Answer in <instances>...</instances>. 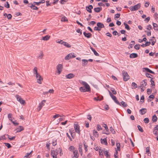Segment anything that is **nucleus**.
I'll list each match as a JSON object with an SVG mask.
<instances>
[{"label":"nucleus","mask_w":158,"mask_h":158,"mask_svg":"<svg viewBox=\"0 0 158 158\" xmlns=\"http://www.w3.org/2000/svg\"><path fill=\"white\" fill-rule=\"evenodd\" d=\"M4 144H5V146H6L8 148H9L11 147L10 144L9 143H5Z\"/></svg>","instance_id":"nucleus-55"},{"label":"nucleus","mask_w":158,"mask_h":158,"mask_svg":"<svg viewBox=\"0 0 158 158\" xmlns=\"http://www.w3.org/2000/svg\"><path fill=\"white\" fill-rule=\"evenodd\" d=\"M76 56L74 55V53H72L66 56L65 57V60H69L70 59L72 58H74Z\"/></svg>","instance_id":"nucleus-8"},{"label":"nucleus","mask_w":158,"mask_h":158,"mask_svg":"<svg viewBox=\"0 0 158 158\" xmlns=\"http://www.w3.org/2000/svg\"><path fill=\"white\" fill-rule=\"evenodd\" d=\"M74 127L76 132L80 135V127L77 123H76L74 124Z\"/></svg>","instance_id":"nucleus-4"},{"label":"nucleus","mask_w":158,"mask_h":158,"mask_svg":"<svg viewBox=\"0 0 158 158\" xmlns=\"http://www.w3.org/2000/svg\"><path fill=\"white\" fill-rule=\"evenodd\" d=\"M61 21L65 22L66 21H67L68 20L66 17L64 16H62V18L61 19Z\"/></svg>","instance_id":"nucleus-40"},{"label":"nucleus","mask_w":158,"mask_h":158,"mask_svg":"<svg viewBox=\"0 0 158 158\" xmlns=\"http://www.w3.org/2000/svg\"><path fill=\"white\" fill-rule=\"evenodd\" d=\"M83 62L82 65L83 66H85L88 64V60L86 59H83L82 60Z\"/></svg>","instance_id":"nucleus-28"},{"label":"nucleus","mask_w":158,"mask_h":158,"mask_svg":"<svg viewBox=\"0 0 158 158\" xmlns=\"http://www.w3.org/2000/svg\"><path fill=\"white\" fill-rule=\"evenodd\" d=\"M143 70L144 71H146V72H149L150 73L154 74L155 73L153 71H152L151 70H150L149 69L147 68H143Z\"/></svg>","instance_id":"nucleus-25"},{"label":"nucleus","mask_w":158,"mask_h":158,"mask_svg":"<svg viewBox=\"0 0 158 158\" xmlns=\"http://www.w3.org/2000/svg\"><path fill=\"white\" fill-rule=\"evenodd\" d=\"M75 77V75L72 73L69 74L65 76V77L67 79H71Z\"/></svg>","instance_id":"nucleus-13"},{"label":"nucleus","mask_w":158,"mask_h":158,"mask_svg":"<svg viewBox=\"0 0 158 158\" xmlns=\"http://www.w3.org/2000/svg\"><path fill=\"white\" fill-rule=\"evenodd\" d=\"M33 4V3H30L28 6L33 10H37L38 8L37 6H35V5Z\"/></svg>","instance_id":"nucleus-12"},{"label":"nucleus","mask_w":158,"mask_h":158,"mask_svg":"<svg viewBox=\"0 0 158 158\" xmlns=\"http://www.w3.org/2000/svg\"><path fill=\"white\" fill-rule=\"evenodd\" d=\"M87 118L90 121H91L92 119V117L90 115L88 114L87 116Z\"/></svg>","instance_id":"nucleus-63"},{"label":"nucleus","mask_w":158,"mask_h":158,"mask_svg":"<svg viewBox=\"0 0 158 158\" xmlns=\"http://www.w3.org/2000/svg\"><path fill=\"white\" fill-rule=\"evenodd\" d=\"M83 34L85 37L88 38H90L92 36V34L90 33H87L85 32H84L83 33Z\"/></svg>","instance_id":"nucleus-22"},{"label":"nucleus","mask_w":158,"mask_h":158,"mask_svg":"<svg viewBox=\"0 0 158 158\" xmlns=\"http://www.w3.org/2000/svg\"><path fill=\"white\" fill-rule=\"evenodd\" d=\"M37 79V82L40 84H41L42 81L43 80V78L39 74L38 76H35Z\"/></svg>","instance_id":"nucleus-10"},{"label":"nucleus","mask_w":158,"mask_h":158,"mask_svg":"<svg viewBox=\"0 0 158 158\" xmlns=\"http://www.w3.org/2000/svg\"><path fill=\"white\" fill-rule=\"evenodd\" d=\"M157 120V118L156 116L155 115H154L152 118V120L153 122H156Z\"/></svg>","instance_id":"nucleus-35"},{"label":"nucleus","mask_w":158,"mask_h":158,"mask_svg":"<svg viewBox=\"0 0 158 158\" xmlns=\"http://www.w3.org/2000/svg\"><path fill=\"white\" fill-rule=\"evenodd\" d=\"M103 151L104 150H103L102 149H99V152L100 156L102 155L103 154Z\"/></svg>","instance_id":"nucleus-45"},{"label":"nucleus","mask_w":158,"mask_h":158,"mask_svg":"<svg viewBox=\"0 0 158 158\" xmlns=\"http://www.w3.org/2000/svg\"><path fill=\"white\" fill-rule=\"evenodd\" d=\"M94 30L95 31H101L100 29L98 28V27L97 26V27H95L94 28Z\"/></svg>","instance_id":"nucleus-57"},{"label":"nucleus","mask_w":158,"mask_h":158,"mask_svg":"<svg viewBox=\"0 0 158 158\" xmlns=\"http://www.w3.org/2000/svg\"><path fill=\"white\" fill-rule=\"evenodd\" d=\"M144 96L142 95L141 97V98H140L141 102H144Z\"/></svg>","instance_id":"nucleus-58"},{"label":"nucleus","mask_w":158,"mask_h":158,"mask_svg":"<svg viewBox=\"0 0 158 158\" xmlns=\"http://www.w3.org/2000/svg\"><path fill=\"white\" fill-rule=\"evenodd\" d=\"M93 8V6L92 5H89L88 6H87L86 7V10L89 13L92 12L91 9Z\"/></svg>","instance_id":"nucleus-16"},{"label":"nucleus","mask_w":158,"mask_h":158,"mask_svg":"<svg viewBox=\"0 0 158 158\" xmlns=\"http://www.w3.org/2000/svg\"><path fill=\"white\" fill-rule=\"evenodd\" d=\"M32 151H31V152H30V153H27L26 154V155L24 156V157L25 158V157H27V158H28V156H29V155L32 152Z\"/></svg>","instance_id":"nucleus-51"},{"label":"nucleus","mask_w":158,"mask_h":158,"mask_svg":"<svg viewBox=\"0 0 158 158\" xmlns=\"http://www.w3.org/2000/svg\"><path fill=\"white\" fill-rule=\"evenodd\" d=\"M79 82L85 86V87H80V90L81 92H85L90 91V86L86 82L82 81H80Z\"/></svg>","instance_id":"nucleus-1"},{"label":"nucleus","mask_w":158,"mask_h":158,"mask_svg":"<svg viewBox=\"0 0 158 158\" xmlns=\"http://www.w3.org/2000/svg\"><path fill=\"white\" fill-rule=\"evenodd\" d=\"M132 89H135L137 87V85L135 82H133L131 85Z\"/></svg>","instance_id":"nucleus-36"},{"label":"nucleus","mask_w":158,"mask_h":158,"mask_svg":"<svg viewBox=\"0 0 158 158\" xmlns=\"http://www.w3.org/2000/svg\"><path fill=\"white\" fill-rule=\"evenodd\" d=\"M137 127L138 128V129H139V130L141 132H143V129L141 127L138 125V126H137Z\"/></svg>","instance_id":"nucleus-49"},{"label":"nucleus","mask_w":158,"mask_h":158,"mask_svg":"<svg viewBox=\"0 0 158 158\" xmlns=\"http://www.w3.org/2000/svg\"><path fill=\"white\" fill-rule=\"evenodd\" d=\"M122 73L123 76V79L124 81H126L129 79L130 77L128 74L127 72L123 71H122Z\"/></svg>","instance_id":"nucleus-2"},{"label":"nucleus","mask_w":158,"mask_h":158,"mask_svg":"<svg viewBox=\"0 0 158 158\" xmlns=\"http://www.w3.org/2000/svg\"><path fill=\"white\" fill-rule=\"evenodd\" d=\"M45 2V1L44 0H41V1H40L39 2H33V4H35V5L37 6H39L40 3H44Z\"/></svg>","instance_id":"nucleus-23"},{"label":"nucleus","mask_w":158,"mask_h":158,"mask_svg":"<svg viewBox=\"0 0 158 158\" xmlns=\"http://www.w3.org/2000/svg\"><path fill=\"white\" fill-rule=\"evenodd\" d=\"M120 149H117V150H115V152L114 154V158H118V151H120Z\"/></svg>","instance_id":"nucleus-33"},{"label":"nucleus","mask_w":158,"mask_h":158,"mask_svg":"<svg viewBox=\"0 0 158 158\" xmlns=\"http://www.w3.org/2000/svg\"><path fill=\"white\" fill-rule=\"evenodd\" d=\"M140 45L139 44H136L134 48L137 49L138 50L140 48Z\"/></svg>","instance_id":"nucleus-50"},{"label":"nucleus","mask_w":158,"mask_h":158,"mask_svg":"<svg viewBox=\"0 0 158 158\" xmlns=\"http://www.w3.org/2000/svg\"><path fill=\"white\" fill-rule=\"evenodd\" d=\"M73 153L74 154V156L78 157L79 154L78 153V150H73Z\"/></svg>","instance_id":"nucleus-34"},{"label":"nucleus","mask_w":158,"mask_h":158,"mask_svg":"<svg viewBox=\"0 0 158 158\" xmlns=\"http://www.w3.org/2000/svg\"><path fill=\"white\" fill-rule=\"evenodd\" d=\"M5 6L6 8H9L10 7L9 4L8 2H6V4H5Z\"/></svg>","instance_id":"nucleus-62"},{"label":"nucleus","mask_w":158,"mask_h":158,"mask_svg":"<svg viewBox=\"0 0 158 158\" xmlns=\"http://www.w3.org/2000/svg\"><path fill=\"white\" fill-rule=\"evenodd\" d=\"M151 40L152 41V45H154L155 43L156 42V40H153V39H151Z\"/></svg>","instance_id":"nucleus-64"},{"label":"nucleus","mask_w":158,"mask_h":158,"mask_svg":"<svg viewBox=\"0 0 158 158\" xmlns=\"http://www.w3.org/2000/svg\"><path fill=\"white\" fill-rule=\"evenodd\" d=\"M147 85V83L145 81V80H143L140 83V85L139 86V87H145Z\"/></svg>","instance_id":"nucleus-20"},{"label":"nucleus","mask_w":158,"mask_h":158,"mask_svg":"<svg viewBox=\"0 0 158 158\" xmlns=\"http://www.w3.org/2000/svg\"><path fill=\"white\" fill-rule=\"evenodd\" d=\"M93 135L94 136H95L96 137H98V132L97 131H96L95 130H93Z\"/></svg>","instance_id":"nucleus-39"},{"label":"nucleus","mask_w":158,"mask_h":158,"mask_svg":"<svg viewBox=\"0 0 158 158\" xmlns=\"http://www.w3.org/2000/svg\"><path fill=\"white\" fill-rule=\"evenodd\" d=\"M101 142L102 144H103L105 145H106L107 144V140L106 138H104L103 139H101Z\"/></svg>","instance_id":"nucleus-31"},{"label":"nucleus","mask_w":158,"mask_h":158,"mask_svg":"<svg viewBox=\"0 0 158 158\" xmlns=\"http://www.w3.org/2000/svg\"><path fill=\"white\" fill-rule=\"evenodd\" d=\"M23 127L22 126H20L19 127L17 128L16 129V132H20L23 130Z\"/></svg>","instance_id":"nucleus-29"},{"label":"nucleus","mask_w":158,"mask_h":158,"mask_svg":"<svg viewBox=\"0 0 158 158\" xmlns=\"http://www.w3.org/2000/svg\"><path fill=\"white\" fill-rule=\"evenodd\" d=\"M33 73L34 75H35L36 76H38L39 73H38L37 68L36 67H35L33 69Z\"/></svg>","instance_id":"nucleus-24"},{"label":"nucleus","mask_w":158,"mask_h":158,"mask_svg":"<svg viewBox=\"0 0 158 158\" xmlns=\"http://www.w3.org/2000/svg\"><path fill=\"white\" fill-rule=\"evenodd\" d=\"M138 55L135 53H132L130 55V57L131 58H133L137 57Z\"/></svg>","instance_id":"nucleus-26"},{"label":"nucleus","mask_w":158,"mask_h":158,"mask_svg":"<svg viewBox=\"0 0 158 158\" xmlns=\"http://www.w3.org/2000/svg\"><path fill=\"white\" fill-rule=\"evenodd\" d=\"M97 130L98 131H99L102 129L101 127L99 124H98L97 127Z\"/></svg>","instance_id":"nucleus-43"},{"label":"nucleus","mask_w":158,"mask_h":158,"mask_svg":"<svg viewBox=\"0 0 158 158\" xmlns=\"http://www.w3.org/2000/svg\"><path fill=\"white\" fill-rule=\"evenodd\" d=\"M6 135H3L2 136H0V140H2V139H6L5 136H6Z\"/></svg>","instance_id":"nucleus-52"},{"label":"nucleus","mask_w":158,"mask_h":158,"mask_svg":"<svg viewBox=\"0 0 158 158\" xmlns=\"http://www.w3.org/2000/svg\"><path fill=\"white\" fill-rule=\"evenodd\" d=\"M140 4L138 3L133 6L130 7L129 9L131 11L136 10L140 8Z\"/></svg>","instance_id":"nucleus-3"},{"label":"nucleus","mask_w":158,"mask_h":158,"mask_svg":"<svg viewBox=\"0 0 158 158\" xmlns=\"http://www.w3.org/2000/svg\"><path fill=\"white\" fill-rule=\"evenodd\" d=\"M110 130L111 133L113 134H114L115 133V131H114V129L112 127H110Z\"/></svg>","instance_id":"nucleus-42"},{"label":"nucleus","mask_w":158,"mask_h":158,"mask_svg":"<svg viewBox=\"0 0 158 158\" xmlns=\"http://www.w3.org/2000/svg\"><path fill=\"white\" fill-rule=\"evenodd\" d=\"M146 153H148V156H151V154L150 152V150L149 149H146Z\"/></svg>","instance_id":"nucleus-53"},{"label":"nucleus","mask_w":158,"mask_h":158,"mask_svg":"<svg viewBox=\"0 0 158 158\" xmlns=\"http://www.w3.org/2000/svg\"><path fill=\"white\" fill-rule=\"evenodd\" d=\"M111 98L117 104L121 106L120 103L118 101L116 97L114 95L111 97Z\"/></svg>","instance_id":"nucleus-17"},{"label":"nucleus","mask_w":158,"mask_h":158,"mask_svg":"<svg viewBox=\"0 0 158 158\" xmlns=\"http://www.w3.org/2000/svg\"><path fill=\"white\" fill-rule=\"evenodd\" d=\"M103 153L107 157H109V155L108 154V152L107 151H103Z\"/></svg>","instance_id":"nucleus-38"},{"label":"nucleus","mask_w":158,"mask_h":158,"mask_svg":"<svg viewBox=\"0 0 158 158\" xmlns=\"http://www.w3.org/2000/svg\"><path fill=\"white\" fill-rule=\"evenodd\" d=\"M146 76L147 77H148L152 78V75L151 74H150L147 73L146 74Z\"/></svg>","instance_id":"nucleus-54"},{"label":"nucleus","mask_w":158,"mask_h":158,"mask_svg":"<svg viewBox=\"0 0 158 158\" xmlns=\"http://www.w3.org/2000/svg\"><path fill=\"white\" fill-rule=\"evenodd\" d=\"M151 85L154 86H155V83L154 81L152 80V79L151 80Z\"/></svg>","instance_id":"nucleus-60"},{"label":"nucleus","mask_w":158,"mask_h":158,"mask_svg":"<svg viewBox=\"0 0 158 158\" xmlns=\"http://www.w3.org/2000/svg\"><path fill=\"white\" fill-rule=\"evenodd\" d=\"M116 145L118 148H120V145L118 141H117L116 143Z\"/></svg>","instance_id":"nucleus-48"},{"label":"nucleus","mask_w":158,"mask_h":158,"mask_svg":"<svg viewBox=\"0 0 158 158\" xmlns=\"http://www.w3.org/2000/svg\"><path fill=\"white\" fill-rule=\"evenodd\" d=\"M147 110L146 108H143L140 110L139 112L140 114L142 115H143L147 112Z\"/></svg>","instance_id":"nucleus-18"},{"label":"nucleus","mask_w":158,"mask_h":158,"mask_svg":"<svg viewBox=\"0 0 158 158\" xmlns=\"http://www.w3.org/2000/svg\"><path fill=\"white\" fill-rule=\"evenodd\" d=\"M90 48L92 50V51L94 52V54L97 56H99V54L96 51L95 49L93 48L92 47L90 46Z\"/></svg>","instance_id":"nucleus-27"},{"label":"nucleus","mask_w":158,"mask_h":158,"mask_svg":"<svg viewBox=\"0 0 158 158\" xmlns=\"http://www.w3.org/2000/svg\"><path fill=\"white\" fill-rule=\"evenodd\" d=\"M57 42L59 44H63L64 45L68 48H70L71 47V45L68 43L66 42L63 41L62 40H60V41Z\"/></svg>","instance_id":"nucleus-7"},{"label":"nucleus","mask_w":158,"mask_h":158,"mask_svg":"<svg viewBox=\"0 0 158 158\" xmlns=\"http://www.w3.org/2000/svg\"><path fill=\"white\" fill-rule=\"evenodd\" d=\"M153 25L154 29V30L156 31H158V26L157 24L156 23H153Z\"/></svg>","instance_id":"nucleus-30"},{"label":"nucleus","mask_w":158,"mask_h":158,"mask_svg":"<svg viewBox=\"0 0 158 158\" xmlns=\"http://www.w3.org/2000/svg\"><path fill=\"white\" fill-rule=\"evenodd\" d=\"M7 17L8 19H11L12 18V15L10 14H9L7 15Z\"/></svg>","instance_id":"nucleus-61"},{"label":"nucleus","mask_w":158,"mask_h":158,"mask_svg":"<svg viewBox=\"0 0 158 158\" xmlns=\"http://www.w3.org/2000/svg\"><path fill=\"white\" fill-rule=\"evenodd\" d=\"M50 36L48 35H47L45 36L42 37V40L44 41H48L50 39Z\"/></svg>","instance_id":"nucleus-21"},{"label":"nucleus","mask_w":158,"mask_h":158,"mask_svg":"<svg viewBox=\"0 0 158 158\" xmlns=\"http://www.w3.org/2000/svg\"><path fill=\"white\" fill-rule=\"evenodd\" d=\"M158 130V125H156V126L154 127L153 131V134L155 136H157L158 135L157 133V131Z\"/></svg>","instance_id":"nucleus-15"},{"label":"nucleus","mask_w":158,"mask_h":158,"mask_svg":"<svg viewBox=\"0 0 158 158\" xmlns=\"http://www.w3.org/2000/svg\"><path fill=\"white\" fill-rule=\"evenodd\" d=\"M94 99L96 101H100L103 99V97L102 96H98L97 97H94Z\"/></svg>","instance_id":"nucleus-19"},{"label":"nucleus","mask_w":158,"mask_h":158,"mask_svg":"<svg viewBox=\"0 0 158 158\" xmlns=\"http://www.w3.org/2000/svg\"><path fill=\"white\" fill-rule=\"evenodd\" d=\"M97 25L101 30L102 28H104L105 27L103 24L100 22L98 23Z\"/></svg>","instance_id":"nucleus-14"},{"label":"nucleus","mask_w":158,"mask_h":158,"mask_svg":"<svg viewBox=\"0 0 158 158\" xmlns=\"http://www.w3.org/2000/svg\"><path fill=\"white\" fill-rule=\"evenodd\" d=\"M46 102V100H44L39 104L38 106V110L39 111L42 108L43 106L45 105V103Z\"/></svg>","instance_id":"nucleus-11"},{"label":"nucleus","mask_w":158,"mask_h":158,"mask_svg":"<svg viewBox=\"0 0 158 158\" xmlns=\"http://www.w3.org/2000/svg\"><path fill=\"white\" fill-rule=\"evenodd\" d=\"M58 152L59 151L57 149H56L55 150L51 151V154L53 158H57V155L58 154Z\"/></svg>","instance_id":"nucleus-5"},{"label":"nucleus","mask_w":158,"mask_h":158,"mask_svg":"<svg viewBox=\"0 0 158 158\" xmlns=\"http://www.w3.org/2000/svg\"><path fill=\"white\" fill-rule=\"evenodd\" d=\"M124 24L125 26V28L126 29H127L128 30H130V27L127 24L124 23Z\"/></svg>","instance_id":"nucleus-37"},{"label":"nucleus","mask_w":158,"mask_h":158,"mask_svg":"<svg viewBox=\"0 0 158 158\" xmlns=\"http://www.w3.org/2000/svg\"><path fill=\"white\" fill-rule=\"evenodd\" d=\"M63 68V65L62 64H59L57 66L56 69L57 70V73L59 74H60L62 71Z\"/></svg>","instance_id":"nucleus-9"},{"label":"nucleus","mask_w":158,"mask_h":158,"mask_svg":"<svg viewBox=\"0 0 158 158\" xmlns=\"http://www.w3.org/2000/svg\"><path fill=\"white\" fill-rule=\"evenodd\" d=\"M121 103L124 107H126L127 106V104L125 102H123V101L121 102Z\"/></svg>","instance_id":"nucleus-47"},{"label":"nucleus","mask_w":158,"mask_h":158,"mask_svg":"<svg viewBox=\"0 0 158 158\" xmlns=\"http://www.w3.org/2000/svg\"><path fill=\"white\" fill-rule=\"evenodd\" d=\"M102 8V7H96L94 8V10L96 12H99L101 10Z\"/></svg>","instance_id":"nucleus-32"},{"label":"nucleus","mask_w":158,"mask_h":158,"mask_svg":"<svg viewBox=\"0 0 158 158\" xmlns=\"http://www.w3.org/2000/svg\"><path fill=\"white\" fill-rule=\"evenodd\" d=\"M43 56L44 54H43V52L42 51H41L40 52V55L39 56V58L40 59H42Z\"/></svg>","instance_id":"nucleus-41"},{"label":"nucleus","mask_w":158,"mask_h":158,"mask_svg":"<svg viewBox=\"0 0 158 158\" xmlns=\"http://www.w3.org/2000/svg\"><path fill=\"white\" fill-rule=\"evenodd\" d=\"M60 116L59 114H56L55 115H54L52 118L54 119H55L56 118L59 117Z\"/></svg>","instance_id":"nucleus-59"},{"label":"nucleus","mask_w":158,"mask_h":158,"mask_svg":"<svg viewBox=\"0 0 158 158\" xmlns=\"http://www.w3.org/2000/svg\"><path fill=\"white\" fill-rule=\"evenodd\" d=\"M152 26L150 25H148L147 26V29L148 30L150 31L151 29H152Z\"/></svg>","instance_id":"nucleus-56"},{"label":"nucleus","mask_w":158,"mask_h":158,"mask_svg":"<svg viewBox=\"0 0 158 158\" xmlns=\"http://www.w3.org/2000/svg\"><path fill=\"white\" fill-rule=\"evenodd\" d=\"M16 98L17 100L21 104L23 105L25 103V101L21 98L20 96H19L18 95H16Z\"/></svg>","instance_id":"nucleus-6"},{"label":"nucleus","mask_w":158,"mask_h":158,"mask_svg":"<svg viewBox=\"0 0 158 158\" xmlns=\"http://www.w3.org/2000/svg\"><path fill=\"white\" fill-rule=\"evenodd\" d=\"M111 91L112 92L113 94H117L116 91L114 89V88H111L110 89Z\"/></svg>","instance_id":"nucleus-46"},{"label":"nucleus","mask_w":158,"mask_h":158,"mask_svg":"<svg viewBox=\"0 0 158 158\" xmlns=\"http://www.w3.org/2000/svg\"><path fill=\"white\" fill-rule=\"evenodd\" d=\"M144 123H148L149 122V119L148 118H145L143 120Z\"/></svg>","instance_id":"nucleus-44"}]
</instances>
